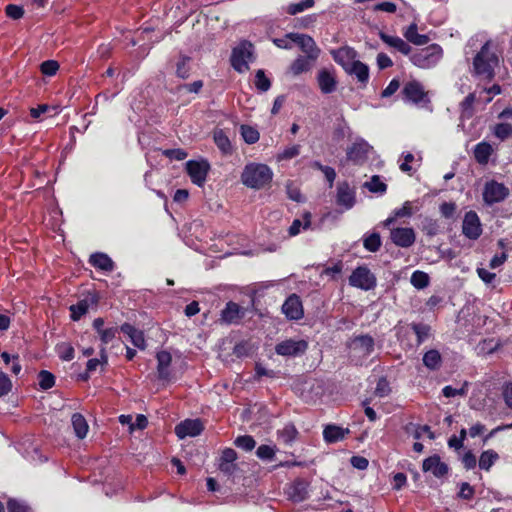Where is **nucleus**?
<instances>
[{"label": "nucleus", "instance_id": "obj_21", "mask_svg": "<svg viewBox=\"0 0 512 512\" xmlns=\"http://www.w3.org/2000/svg\"><path fill=\"white\" fill-rule=\"evenodd\" d=\"M244 309L235 302H228L221 311V321L225 324L238 323L244 317Z\"/></svg>", "mask_w": 512, "mask_h": 512}, {"label": "nucleus", "instance_id": "obj_30", "mask_svg": "<svg viewBox=\"0 0 512 512\" xmlns=\"http://www.w3.org/2000/svg\"><path fill=\"white\" fill-rule=\"evenodd\" d=\"M418 27L415 23L410 24L405 31L403 32L404 37L407 41L415 44V45H425L429 42V37L424 34L418 33Z\"/></svg>", "mask_w": 512, "mask_h": 512}, {"label": "nucleus", "instance_id": "obj_48", "mask_svg": "<svg viewBox=\"0 0 512 512\" xmlns=\"http://www.w3.org/2000/svg\"><path fill=\"white\" fill-rule=\"evenodd\" d=\"M38 379H39V386L44 390L50 389L51 387L54 386L55 377L49 371H46V370L40 371V373L38 375Z\"/></svg>", "mask_w": 512, "mask_h": 512}, {"label": "nucleus", "instance_id": "obj_28", "mask_svg": "<svg viewBox=\"0 0 512 512\" xmlns=\"http://www.w3.org/2000/svg\"><path fill=\"white\" fill-rule=\"evenodd\" d=\"M213 140L223 155H231L233 153L231 141L222 129H216L213 132Z\"/></svg>", "mask_w": 512, "mask_h": 512}, {"label": "nucleus", "instance_id": "obj_61", "mask_svg": "<svg viewBox=\"0 0 512 512\" xmlns=\"http://www.w3.org/2000/svg\"><path fill=\"white\" fill-rule=\"evenodd\" d=\"M8 512H30L29 508L22 502L10 499L7 503Z\"/></svg>", "mask_w": 512, "mask_h": 512}, {"label": "nucleus", "instance_id": "obj_47", "mask_svg": "<svg viewBox=\"0 0 512 512\" xmlns=\"http://www.w3.org/2000/svg\"><path fill=\"white\" fill-rule=\"evenodd\" d=\"M411 327L417 336V341L419 344L428 339L430 334V327L428 325L422 323H413Z\"/></svg>", "mask_w": 512, "mask_h": 512}, {"label": "nucleus", "instance_id": "obj_13", "mask_svg": "<svg viewBox=\"0 0 512 512\" xmlns=\"http://www.w3.org/2000/svg\"><path fill=\"white\" fill-rule=\"evenodd\" d=\"M317 83L323 94H331L337 89L336 72L333 68H323L318 71Z\"/></svg>", "mask_w": 512, "mask_h": 512}, {"label": "nucleus", "instance_id": "obj_62", "mask_svg": "<svg viewBox=\"0 0 512 512\" xmlns=\"http://www.w3.org/2000/svg\"><path fill=\"white\" fill-rule=\"evenodd\" d=\"M394 214L397 218L410 217L413 214L411 202L406 201L401 208L394 211Z\"/></svg>", "mask_w": 512, "mask_h": 512}, {"label": "nucleus", "instance_id": "obj_34", "mask_svg": "<svg viewBox=\"0 0 512 512\" xmlns=\"http://www.w3.org/2000/svg\"><path fill=\"white\" fill-rule=\"evenodd\" d=\"M298 434V430L292 423L286 424L282 429L277 431L278 439L286 445H291L296 440Z\"/></svg>", "mask_w": 512, "mask_h": 512}, {"label": "nucleus", "instance_id": "obj_42", "mask_svg": "<svg viewBox=\"0 0 512 512\" xmlns=\"http://www.w3.org/2000/svg\"><path fill=\"white\" fill-rule=\"evenodd\" d=\"M234 444L236 447H238L246 452H249L255 448L256 441L250 435H242V436H238L235 439Z\"/></svg>", "mask_w": 512, "mask_h": 512}, {"label": "nucleus", "instance_id": "obj_22", "mask_svg": "<svg viewBox=\"0 0 512 512\" xmlns=\"http://www.w3.org/2000/svg\"><path fill=\"white\" fill-rule=\"evenodd\" d=\"M157 373L160 380L169 381L171 378L170 366L172 356L167 351H160L156 355Z\"/></svg>", "mask_w": 512, "mask_h": 512}, {"label": "nucleus", "instance_id": "obj_29", "mask_svg": "<svg viewBox=\"0 0 512 512\" xmlns=\"http://www.w3.org/2000/svg\"><path fill=\"white\" fill-rule=\"evenodd\" d=\"M473 152L475 160L479 164L485 165L488 163L491 155L494 152V149L490 143L482 141L475 146Z\"/></svg>", "mask_w": 512, "mask_h": 512}, {"label": "nucleus", "instance_id": "obj_26", "mask_svg": "<svg viewBox=\"0 0 512 512\" xmlns=\"http://www.w3.org/2000/svg\"><path fill=\"white\" fill-rule=\"evenodd\" d=\"M120 329L125 335L128 336L131 343L135 347H137L139 349L145 348V338H144V334L141 330L136 329L134 326H132L128 323H124Z\"/></svg>", "mask_w": 512, "mask_h": 512}, {"label": "nucleus", "instance_id": "obj_50", "mask_svg": "<svg viewBox=\"0 0 512 512\" xmlns=\"http://www.w3.org/2000/svg\"><path fill=\"white\" fill-rule=\"evenodd\" d=\"M57 353L59 357L64 361H70L74 358V348L68 343L58 344Z\"/></svg>", "mask_w": 512, "mask_h": 512}, {"label": "nucleus", "instance_id": "obj_58", "mask_svg": "<svg viewBox=\"0 0 512 512\" xmlns=\"http://www.w3.org/2000/svg\"><path fill=\"white\" fill-rule=\"evenodd\" d=\"M391 391L389 382L385 378H380L375 388V394L379 397L387 396Z\"/></svg>", "mask_w": 512, "mask_h": 512}, {"label": "nucleus", "instance_id": "obj_23", "mask_svg": "<svg viewBox=\"0 0 512 512\" xmlns=\"http://www.w3.org/2000/svg\"><path fill=\"white\" fill-rule=\"evenodd\" d=\"M379 37L389 47L396 49L404 55H408L411 52V46L398 36H391L383 31H379Z\"/></svg>", "mask_w": 512, "mask_h": 512}, {"label": "nucleus", "instance_id": "obj_32", "mask_svg": "<svg viewBox=\"0 0 512 512\" xmlns=\"http://www.w3.org/2000/svg\"><path fill=\"white\" fill-rule=\"evenodd\" d=\"M315 60L309 59L308 56L297 57L290 65V72L297 76L301 73L308 72L312 68V64Z\"/></svg>", "mask_w": 512, "mask_h": 512}, {"label": "nucleus", "instance_id": "obj_57", "mask_svg": "<svg viewBox=\"0 0 512 512\" xmlns=\"http://www.w3.org/2000/svg\"><path fill=\"white\" fill-rule=\"evenodd\" d=\"M300 154V145H293L287 147L283 150L281 154L278 155V160H289Z\"/></svg>", "mask_w": 512, "mask_h": 512}, {"label": "nucleus", "instance_id": "obj_40", "mask_svg": "<svg viewBox=\"0 0 512 512\" xmlns=\"http://www.w3.org/2000/svg\"><path fill=\"white\" fill-rule=\"evenodd\" d=\"M410 282L415 288L424 289L429 285V276L427 273L417 270L412 273Z\"/></svg>", "mask_w": 512, "mask_h": 512}, {"label": "nucleus", "instance_id": "obj_56", "mask_svg": "<svg viewBox=\"0 0 512 512\" xmlns=\"http://www.w3.org/2000/svg\"><path fill=\"white\" fill-rule=\"evenodd\" d=\"M6 15L14 20H18L23 17L24 9L21 6L9 4L5 8Z\"/></svg>", "mask_w": 512, "mask_h": 512}, {"label": "nucleus", "instance_id": "obj_9", "mask_svg": "<svg viewBox=\"0 0 512 512\" xmlns=\"http://www.w3.org/2000/svg\"><path fill=\"white\" fill-rule=\"evenodd\" d=\"M308 344L305 340L287 339L275 346V352L281 356L296 357L305 353Z\"/></svg>", "mask_w": 512, "mask_h": 512}, {"label": "nucleus", "instance_id": "obj_6", "mask_svg": "<svg viewBox=\"0 0 512 512\" xmlns=\"http://www.w3.org/2000/svg\"><path fill=\"white\" fill-rule=\"evenodd\" d=\"M349 284L362 290H371L376 286L374 274L364 266L357 267L349 277Z\"/></svg>", "mask_w": 512, "mask_h": 512}, {"label": "nucleus", "instance_id": "obj_52", "mask_svg": "<svg viewBox=\"0 0 512 512\" xmlns=\"http://www.w3.org/2000/svg\"><path fill=\"white\" fill-rule=\"evenodd\" d=\"M468 384L465 382L460 388H454L450 385L445 386L442 389V393L446 398H451L455 396H464L467 393Z\"/></svg>", "mask_w": 512, "mask_h": 512}, {"label": "nucleus", "instance_id": "obj_35", "mask_svg": "<svg viewBox=\"0 0 512 512\" xmlns=\"http://www.w3.org/2000/svg\"><path fill=\"white\" fill-rule=\"evenodd\" d=\"M71 422L75 435L79 439L85 438L89 429L86 419L81 414L75 413L72 415Z\"/></svg>", "mask_w": 512, "mask_h": 512}, {"label": "nucleus", "instance_id": "obj_3", "mask_svg": "<svg viewBox=\"0 0 512 512\" xmlns=\"http://www.w3.org/2000/svg\"><path fill=\"white\" fill-rule=\"evenodd\" d=\"M442 55V48L438 44H432L415 51L410 56V60L415 66L421 69H430L438 64Z\"/></svg>", "mask_w": 512, "mask_h": 512}, {"label": "nucleus", "instance_id": "obj_49", "mask_svg": "<svg viewBox=\"0 0 512 512\" xmlns=\"http://www.w3.org/2000/svg\"><path fill=\"white\" fill-rule=\"evenodd\" d=\"M275 454V447L269 445H260L256 450L257 457L262 460L271 461L274 459Z\"/></svg>", "mask_w": 512, "mask_h": 512}, {"label": "nucleus", "instance_id": "obj_38", "mask_svg": "<svg viewBox=\"0 0 512 512\" xmlns=\"http://www.w3.org/2000/svg\"><path fill=\"white\" fill-rule=\"evenodd\" d=\"M424 365L431 369L435 370L440 367L441 364V355L437 350H429L423 356Z\"/></svg>", "mask_w": 512, "mask_h": 512}, {"label": "nucleus", "instance_id": "obj_11", "mask_svg": "<svg viewBox=\"0 0 512 512\" xmlns=\"http://www.w3.org/2000/svg\"><path fill=\"white\" fill-rule=\"evenodd\" d=\"M463 234L472 240H476L482 234V225L479 216L474 211H469L465 214L462 223Z\"/></svg>", "mask_w": 512, "mask_h": 512}, {"label": "nucleus", "instance_id": "obj_44", "mask_svg": "<svg viewBox=\"0 0 512 512\" xmlns=\"http://www.w3.org/2000/svg\"><path fill=\"white\" fill-rule=\"evenodd\" d=\"M190 58L186 56H181L176 63V75L179 78L186 79L189 76L190 73V66H189Z\"/></svg>", "mask_w": 512, "mask_h": 512}, {"label": "nucleus", "instance_id": "obj_64", "mask_svg": "<svg viewBox=\"0 0 512 512\" xmlns=\"http://www.w3.org/2000/svg\"><path fill=\"white\" fill-rule=\"evenodd\" d=\"M350 462L351 465L358 470H365L369 465L368 460L362 456H352Z\"/></svg>", "mask_w": 512, "mask_h": 512}, {"label": "nucleus", "instance_id": "obj_46", "mask_svg": "<svg viewBox=\"0 0 512 512\" xmlns=\"http://www.w3.org/2000/svg\"><path fill=\"white\" fill-rule=\"evenodd\" d=\"M494 135L504 141L512 136V125L509 123H499L494 127Z\"/></svg>", "mask_w": 512, "mask_h": 512}, {"label": "nucleus", "instance_id": "obj_55", "mask_svg": "<svg viewBox=\"0 0 512 512\" xmlns=\"http://www.w3.org/2000/svg\"><path fill=\"white\" fill-rule=\"evenodd\" d=\"M475 101V95L473 93L468 94L462 101V116L470 117L472 115V106Z\"/></svg>", "mask_w": 512, "mask_h": 512}, {"label": "nucleus", "instance_id": "obj_41", "mask_svg": "<svg viewBox=\"0 0 512 512\" xmlns=\"http://www.w3.org/2000/svg\"><path fill=\"white\" fill-rule=\"evenodd\" d=\"M363 246L370 252H376L381 247V237L378 233L374 232L366 236L363 240Z\"/></svg>", "mask_w": 512, "mask_h": 512}, {"label": "nucleus", "instance_id": "obj_43", "mask_svg": "<svg viewBox=\"0 0 512 512\" xmlns=\"http://www.w3.org/2000/svg\"><path fill=\"white\" fill-rule=\"evenodd\" d=\"M241 135L247 144H254L259 140V132L248 125H242L240 127Z\"/></svg>", "mask_w": 512, "mask_h": 512}, {"label": "nucleus", "instance_id": "obj_27", "mask_svg": "<svg viewBox=\"0 0 512 512\" xmlns=\"http://www.w3.org/2000/svg\"><path fill=\"white\" fill-rule=\"evenodd\" d=\"M345 71L351 75H354L362 84H366L369 80V68L366 64L359 60L353 61Z\"/></svg>", "mask_w": 512, "mask_h": 512}, {"label": "nucleus", "instance_id": "obj_17", "mask_svg": "<svg viewBox=\"0 0 512 512\" xmlns=\"http://www.w3.org/2000/svg\"><path fill=\"white\" fill-rule=\"evenodd\" d=\"M308 487L306 480L298 478L286 487L285 493L293 502H302L308 497Z\"/></svg>", "mask_w": 512, "mask_h": 512}, {"label": "nucleus", "instance_id": "obj_10", "mask_svg": "<svg viewBox=\"0 0 512 512\" xmlns=\"http://www.w3.org/2000/svg\"><path fill=\"white\" fill-rule=\"evenodd\" d=\"M374 339L369 335H360L350 341L349 348L354 356L367 357L374 351Z\"/></svg>", "mask_w": 512, "mask_h": 512}, {"label": "nucleus", "instance_id": "obj_4", "mask_svg": "<svg viewBox=\"0 0 512 512\" xmlns=\"http://www.w3.org/2000/svg\"><path fill=\"white\" fill-rule=\"evenodd\" d=\"M253 58V46L249 42H242L232 51L231 64L239 73H244L249 69L248 63Z\"/></svg>", "mask_w": 512, "mask_h": 512}, {"label": "nucleus", "instance_id": "obj_15", "mask_svg": "<svg viewBox=\"0 0 512 512\" xmlns=\"http://www.w3.org/2000/svg\"><path fill=\"white\" fill-rule=\"evenodd\" d=\"M390 239L396 246L408 248L414 244L416 235L412 228L399 227L390 231Z\"/></svg>", "mask_w": 512, "mask_h": 512}, {"label": "nucleus", "instance_id": "obj_59", "mask_svg": "<svg viewBox=\"0 0 512 512\" xmlns=\"http://www.w3.org/2000/svg\"><path fill=\"white\" fill-rule=\"evenodd\" d=\"M11 388V380L4 372L0 371V396L8 394Z\"/></svg>", "mask_w": 512, "mask_h": 512}, {"label": "nucleus", "instance_id": "obj_14", "mask_svg": "<svg viewBox=\"0 0 512 512\" xmlns=\"http://www.w3.org/2000/svg\"><path fill=\"white\" fill-rule=\"evenodd\" d=\"M402 95L407 102L418 104L425 100L426 92L423 85L417 80H410L405 83Z\"/></svg>", "mask_w": 512, "mask_h": 512}, {"label": "nucleus", "instance_id": "obj_16", "mask_svg": "<svg viewBox=\"0 0 512 512\" xmlns=\"http://www.w3.org/2000/svg\"><path fill=\"white\" fill-rule=\"evenodd\" d=\"M204 429L199 419H186L175 427V433L180 439L198 436Z\"/></svg>", "mask_w": 512, "mask_h": 512}, {"label": "nucleus", "instance_id": "obj_31", "mask_svg": "<svg viewBox=\"0 0 512 512\" xmlns=\"http://www.w3.org/2000/svg\"><path fill=\"white\" fill-rule=\"evenodd\" d=\"M348 432V429L336 425H328L324 428L323 437L327 443H335L342 440Z\"/></svg>", "mask_w": 512, "mask_h": 512}, {"label": "nucleus", "instance_id": "obj_2", "mask_svg": "<svg viewBox=\"0 0 512 512\" xmlns=\"http://www.w3.org/2000/svg\"><path fill=\"white\" fill-rule=\"evenodd\" d=\"M272 176V170L267 165L251 163L245 166L241 180L249 188L261 189L271 182Z\"/></svg>", "mask_w": 512, "mask_h": 512}, {"label": "nucleus", "instance_id": "obj_5", "mask_svg": "<svg viewBox=\"0 0 512 512\" xmlns=\"http://www.w3.org/2000/svg\"><path fill=\"white\" fill-rule=\"evenodd\" d=\"M509 195V189L495 180L486 182L483 190V200L488 205L504 201Z\"/></svg>", "mask_w": 512, "mask_h": 512}, {"label": "nucleus", "instance_id": "obj_51", "mask_svg": "<svg viewBox=\"0 0 512 512\" xmlns=\"http://www.w3.org/2000/svg\"><path fill=\"white\" fill-rule=\"evenodd\" d=\"M255 86L262 92L268 91L271 86L270 80L265 76L264 71L261 69L256 72Z\"/></svg>", "mask_w": 512, "mask_h": 512}, {"label": "nucleus", "instance_id": "obj_54", "mask_svg": "<svg viewBox=\"0 0 512 512\" xmlns=\"http://www.w3.org/2000/svg\"><path fill=\"white\" fill-rule=\"evenodd\" d=\"M202 87H203V81L197 80V81H194L193 83L183 84V85L178 86L177 91H178V93L188 92V93H196L197 94L200 92Z\"/></svg>", "mask_w": 512, "mask_h": 512}, {"label": "nucleus", "instance_id": "obj_1", "mask_svg": "<svg viewBox=\"0 0 512 512\" xmlns=\"http://www.w3.org/2000/svg\"><path fill=\"white\" fill-rule=\"evenodd\" d=\"M491 41H486L473 61L474 73L484 80L494 77V69L498 65L497 55L490 50Z\"/></svg>", "mask_w": 512, "mask_h": 512}, {"label": "nucleus", "instance_id": "obj_20", "mask_svg": "<svg viewBox=\"0 0 512 512\" xmlns=\"http://www.w3.org/2000/svg\"><path fill=\"white\" fill-rule=\"evenodd\" d=\"M282 312L291 320L301 319L304 312L299 296L290 295L282 305Z\"/></svg>", "mask_w": 512, "mask_h": 512}, {"label": "nucleus", "instance_id": "obj_8", "mask_svg": "<svg viewBox=\"0 0 512 512\" xmlns=\"http://www.w3.org/2000/svg\"><path fill=\"white\" fill-rule=\"evenodd\" d=\"M288 37L300 47L309 59L316 60L319 57L320 49L309 35L291 32L288 33Z\"/></svg>", "mask_w": 512, "mask_h": 512}, {"label": "nucleus", "instance_id": "obj_24", "mask_svg": "<svg viewBox=\"0 0 512 512\" xmlns=\"http://www.w3.org/2000/svg\"><path fill=\"white\" fill-rule=\"evenodd\" d=\"M89 263L105 272H112L115 268L113 260L107 254L101 252L92 254L89 258Z\"/></svg>", "mask_w": 512, "mask_h": 512}, {"label": "nucleus", "instance_id": "obj_19", "mask_svg": "<svg viewBox=\"0 0 512 512\" xmlns=\"http://www.w3.org/2000/svg\"><path fill=\"white\" fill-rule=\"evenodd\" d=\"M422 470L426 473L430 472L436 478H442L448 474L449 467L446 463L441 461L440 456L433 455L424 459Z\"/></svg>", "mask_w": 512, "mask_h": 512}, {"label": "nucleus", "instance_id": "obj_12", "mask_svg": "<svg viewBox=\"0 0 512 512\" xmlns=\"http://www.w3.org/2000/svg\"><path fill=\"white\" fill-rule=\"evenodd\" d=\"M371 150L372 146L368 142L358 139L347 149V158L355 164H362L367 160Z\"/></svg>", "mask_w": 512, "mask_h": 512}, {"label": "nucleus", "instance_id": "obj_45", "mask_svg": "<svg viewBox=\"0 0 512 512\" xmlns=\"http://www.w3.org/2000/svg\"><path fill=\"white\" fill-rule=\"evenodd\" d=\"M364 186L373 193H384L387 189V185L380 180L378 175H374L369 182L364 184Z\"/></svg>", "mask_w": 512, "mask_h": 512}, {"label": "nucleus", "instance_id": "obj_37", "mask_svg": "<svg viewBox=\"0 0 512 512\" xmlns=\"http://www.w3.org/2000/svg\"><path fill=\"white\" fill-rule=\"evenodd\" d=\"M311 225V214L309 212H305L303 215V220L295 219L291 226L289 227V235L296 236L300 233L301 229H308Z\"/></svg>", "mask_w": 512, "mask_h": 512}, {"label": "nucleus", "instance_id": "obj_63", "mask_svg": "<svg viewBox=\"0 0 512 512\" xmlns=\"http://www.w3.org/2000/svg\"><path fill=\"white\" fill-rule=\"evenodd\" d=\"M462 463L466 469L471 470L476 467L477 460L471 451H467L462 457Z\"/></svg>", "mask_w": 512, "mask_h": 512}, {"label": "nucleus", "instance_id": "obj_7", "mask_svg": "<svg viewBox=\"0 0 512 512\" xmlns=\"http://www.w3.org/2000/svg\"><path fill=\"white\" fill-rule=\"evenodd\" d=\"M186 170L191 181L201 187L206 182L207 174L210 170V164L207 160H190L186 163Z\"/></svg>", "mask_w": 512, "mask_h": 512}, {"label": "nucleus", "instance_id": "obj_25", "mask_svg": "<svg viewBox=\"0 0 512 512\" xmlns=\"http://www.w3.org/2000/svg\"><path fill=\"white\" fill-rule=\"evenodd\" d=\"M335 62L340 64L345 70L355 61L356 51L351 47H342L332 52Z\"/></svg>", "mask_w": 512, "mask_h": 512}, {"label": "nucleus", "instance_id": "obj_36", "mask_svg": "<svg viewBox=\"0 0 512 512\" xmlns=\"http://www.w3.org/2000/svg\"><path fill=\"white\" fill-rule=\"evenodd\" d=\"M315 1L314 0H301L298 3H290L286 7L283 8L284 12L294 16L299 13L304 12L305 10H308L312 7H314Z\"/></svg>", "mask_w": 512, "mask_h": 512}, {"label": "nucleus", "instance_id": "obj_33", "mask_svg": "<svg viewBox=\"0 0 512 512\" xmlns=\"http://www.w3.org/2000/svg\"><path fill=\"white\" fill-rule=\"evenodd\" d=\"M94 298H85L80 300L77 304L70 306L71 318L78 321L84 314L87 313L91 304H94Z\"/></svg>", "mask_w": 512, "mask_h": 512}, {"label": "nucleus", "instance_id": "obj_39", "mask_svg": "<svg viewBox=\"0 0 512 512\" xmlns=\"http://www.w3.org/2000/svg\"><path fill=\"white\" fill-rule=\"evenodd\" d=\"M498 454L493 450H486L482 452L479 459L480 469L488 471L498 459Z\"/></svg>", "mask_w": 512, "mask_h": 512}, {"label": "nucleus", "instance_id": "obj_60", "mask_svg": "<svg viewBox=\"0 0 512 512\" xmlns=\"http://www.w3.org/2000/svg\"><path fill=\"white\" fill-rule=\"evenodd\" d=\"M106 363H107V355L105 353V350L102 349L101 350V359L93 358L87 362V371L93 372L97 369V367L100 364H106Z\"/></svg>", "mask_w": 512, "mask_h": 512}, {"label": "nucleus", "instance_id": "obj_53", "mask_svg": "<svg viewBox=\"0 0 512 512\" xmlns=\"http://www.w3.org/2000/svg\"><path fill=\"white\" fill-rule=\"evenodd\" d=\"M40 70L45 76H54L59 70V63L55 60H46L40 65Z\"/></svg>", "mask_w": 512, "mask_h": 512}, {"label": "nucleus", "instance_id": "obj_18", "mask_svg": "<svg viewBox=\"0 0 512 512\" xmlns=\"http://www.w3.org/2000/svg\"><path fill=\"white\" fill-rule=\"evenodd\" d=\"M336 202L346 210L351 209L356 202L355 189L347 182H340L337 186Z\"/></svg>", "mask_w": 512, "mask_h": 512}]
</instances>
